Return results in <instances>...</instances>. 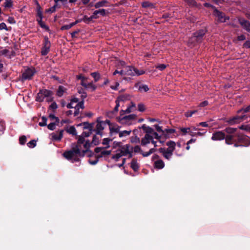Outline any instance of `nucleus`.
<instances>
[{"label":"nucleus","instance_id":"nucleus-1","mask_svg":"<svg viewBox=\"0 0 250 250\" xmlns=\"http://www.w3.org/2000/svg\"><path fill=\"white\" fill-rule=\"evenodd\" d=\"M226 144L233 145L235 147H247L250 145V137L242 133L237 132L235 135H227Z\"/></svg>","mask_w":250,"mask_h":250},{"label":"nucleus","instance_id":"nucleus-2","mask_svg":"<svg viewBox=\"0 0 250 250\" xmlns=\"http://www.w3.org/2000/svg\"><path fill=\"white\" fill-rule=\"evenodd\" d=\"M87 151V150H83L81 151L78 145H75L70 150L65 151L62 155L65 158L70 161L76 155H78L80 157H84Z\"/></svg>","mask_w":250,"mask_h":250},{"label":"nucleus","instance_id":"nucleus-3","mask_svg":"<svg viewBox=\"0 0 250 250\" xmlns=\"http://www.w3.org/2000/svg\"><path fill=\"white\" fill-rule=\"evenodd\" d=\"M36 73V71L35 68L28 67L25 69L20 77V80L22 82H24L26 80H31Z\"/></svg>","mask_w":250,"mask_h":250},{"label":"nucleus","instance_id":"nucleus-4","mask_svg":"<svg viewBox=\"0 0 250 250\" xmlns=\"http://www.w3.org/2000/svg\"><path fill=\"white\" fill-rule=\"evenodd\" d=\"M206 32L207 30L206 29H201L195 32L193 36L191 38V43L193 45H197V43L202 41Z\"/></svg>","mask_w":250,"mask_h":250},{"label":"nucleus","instance_id":"nucleus-5","mask_svg":"<svg viewBox=\"0 0 250 250\" xmlns=\"http://www.w3.org/2000/svg\"><path fill=\"white\" fill-rule=\"evenodd\" d=\"M125 75L128 76H140L145 74L144 70H139L134 67L131 66H126L124 68Z\"/></svg>","mask_w":250,"mask_h":250},{"label":"nucleus","instance_id":"nucleus-6","mask_svg":"<svg viewBox=\"0 0 250 250\" xmlns=\"http://www.w3.org/2000/svg\"><path fill=\"white\" fill-rule=\"evenodd\" d=\"M250 116V115H249ZM248 118V114H238L227 120L226 122L229 125H232L235 124L239 123L240 122L246 120Z\"/></svg>","mask_w":250,"mask_h":250},{"label":"nucleus","instance_id":"nucleus-7","mask_svg":"<svg viewBox=\"0 0 250 250\" xmlns=\"http://www.w3.org/2000/svg\"><path fill=\"white\" fill-rule=\"evenodd\" d=\"M10 48L11 50L5 49L0 51V56L3 55L9 59H11L19 53L18 48H14V50H13V48Z\"/></svg>","mask_w":250,"mask_h":250},{"label":"nucleus","instance_id":"nucleus-8","mask_svg":"<svg viewBox=\"0 0 250 250\" xmlns=\"http://www.w3.org/2000/svg\"><path fill=\"white\" fill-rule=\"evenodd\" d=\"M136 117V115L130 114L123 117H118L117 118V120L120 124L129 125L130 124V122L135 119Z\"/></svg>","mask_w":250,"mask_h":250},{"label":"nucleus","instance_id":"nucleus-9","mask_svg":"<svg viewBox=\"0 0 250 250\" xmlns=\"http://www.w3.org/2000/svg\"><path fill=\"white\" fill-rule=\"evenodd\" d=\"M227 135L223 131H217L213 133L211 137V140L213 141H221L225 139V143H226V138Z\"/></svg>","mask_w":250,"mask_h":250},{"label":"nucleus","instance_id":"nucleus-10","mask_svg":"<svg viewBox=\"0 0 250 250\" xmlns=\"http://www.w3.org/2000/svg\"><path fill=\"white\" fill-rule=\"evenodd\" d=\"M63 130H61L59 132V134L56 133H52L50 135H51V139L53 141H60L63 137Z\"/></svg>","mask_w":250,"mask_h":250},{"label":"nucleus","instance_id":"nucleus-11","mask_svg":"<svg viewBox=\"0 0 250 250\" xmlns=\"http://www.w3.org/2000/svg\"><path fill=\"white\" fill-rule=\"evenodd\" d=\"M153 139V136L148 134H146L145 136L141 140V145L143 146H145L147 144H149L151 140Z\"/></svg>","mask_w":250,"mask_h":250},{"label":"nucleus","instance_id":"nucleus-12","mask_svg":"<svg viewBox=\"0 0 250 250\" xmlns=\"http://www.w3.org/2000/svg\"><path fill=\"white\" fill-rule=\"evenodd\" d=\"M214 14L218 18V20L220 22H224L226 21V18L224 16L223 14L219 11L216 8H214Z\"/></svg>","mask_w":250,"mask_h":250},{"label":"nucleus","instance_id":"nucleus-13","mask_svg":"<svg viewBox=\"0 0 250 250\" xmlns=\"http://www.w3.org/2000/svg\"><path fill=\"white\" fill-rule=\"evenodd\" d=\"M130 148V146L128 144H127L121 146V148L117 150V151H119L121 153V154H123V156H126L127 154L129 153V150Z\"/></svg>","mask_w":250,"mask_h":250},{"label":"nucleus","instance_id":"nucleus-14","mask_svg":"<svg viewBox=\"0 0 250 250\" xmlns=\"http://www.w3.org/2000/svg\"><path fill=\"white\" fill-rule=\"evenodd\" d=\"M103 121H98V123L96 125V129L95 130L96 134L102 135V130L104 129V127L102 125Z\"/></svg>","mask_w":250,"mask_h":250},{"label":"nucleus","instance_id":"nucleus-15","mask_svg":"<svg viewBox=\"0 0 250 250\" xmlns=\"http://www.w3.org/2000/svg\"><path fill=\"white\" fill-rule=\"evenodd\" d=\"M130 167L135 172H137L138 171L140 167V166L139 163H137V159H132L130 163Z\"/></svg>","mask_w":250,"mask_h":250},{"label":"nucleus","instance_id":"nucleus-16","mask_svg":"<svg viewBox=\"0 0 250 250\" xmlns=\"http://www.w3.org/2000/svg\"><path fill=\"white\" fill-rule=\"evenodd\" d=\"M116 105L112 111H110L107 113V115L108 117L111 118L113 117V115L117 113L118 111L119 107L120 106V103L119 102L118 100L115 101Z\"/></svg>","mask_w":250,"mask_h":250},{"label":"nucleus","instance_id":"nucleus-17","mask_svg":"<svg viewBox=\"0 0 250 250\" xmlns=\"http://www.w3.org/2000/svg\"><path fill=\"white\" fill-rule=\"evenodd\" d=\"M165 131H164V133L162 134V136H164V139L166 140L169 138V135L175 132V130L174 129H168L166 128L164 129Z\"/></svg>","mask_w":250,"mask_h":250},{"label":"nucleus","instance_id":"nucleus-18","mask_svg":"<svg viewBox=\"0 0 250 250\" xmlns=\"http://www.w3.org/2000/svg\"><path fill=\"white\" fill-rule=\"evenodd\" d=\"M159 151L162 153L163 156L167 160H169L172 156V153H168V151L166 150L165 148L161 147L158 149Z\"/></svg>","mask_w":250,"mask_h":250},{"label":"nucleus","instance_id":"nucleus-19","mask_svg":"<svg viewBox=\"0 0 250 250\" xmlns=\"http://www.w3.org/2000/svg\"><path fill=\"white\" fill-rule=\"evenodd\" d=\"M237 130V128H233V127H226L224 130V131L225 133H227L228 134L227 135H235L236 134V131Z\"/></svg>","mask_w":250,"mask_h":250},{"label":"nucleus","instance_id":"nucleus-20","mask_svg":"<svg viewBox=\"0 0 250 250\" xmlns=\"http://www.w3.org/2000/svg\"><path fill=\"white\" fill-rule=\"evenodd\" d=\"M83 125V129H88L89 131H92L93 128V124H90L88 122H85L78 125V126Z\"/></svg>","mask_w":250,"mask_h":250},{"label":"nucleus","instance_id":"nucleus-21","mask_svg":"<svg viewBox=\"0 0 250 250\" xmlns=\"http://www.w3.org/2000/svg\"><path fill=\"white\" fill-rule=\"evenodd\" d=\"M240 23L245 29L250 32V23L249 22L244 20H240Z\"/></svg>","mask_w":250,"mask_h":250},{"label":"nucleus","instance_id":"nucleus-22","mask_svg":"<svg viewBox=\"0 0 250 250\" xmlns=\"http://www.w3.org/2000/svg\"><path fill=\"white\" fill-rule=\"evenodd\" d=\"M154 166L157 169H162L165 167V163L162 160H158L154 162Z\"/></svg>","mask_w":250,"mask_h":250},{"label":"nucleus","instance_id":"nucleus-23","mask_svg":"<svg viewBox=\"0 0 250 250\" xmlns=\"http://www.w3.org/2000/svg\"><path fill=\"white\" fill-rule=\"evenodd\" d=\"M66 89L62 85H60L57 89L56 95L58 97H62L63 95V93L65 92Z\"/></svg>","mask_w":250,"mask_h":250},{"label":"nucleus","instance_id":"nucleus-24","mask_svg":"<svg viewBox=\"0 0 250 250\" xmlns=\"http://www.w3.org/2000/svg\"><path fill=\"white\" fill-rule=\"evenodd\" d=\"M130 95L129 94H124L120 95L116 100H118L120 103V101H125L130 100Z\"/></svg>","mask_w":250,"mask_h":250},{"label":"nucleus","instance_id":"nucleus-25","mask_svg":"<svg viewBox=\"0 0 250 250\" xmlns=\"http://www.w3.org/2000/svg\"><path fill=\"white\" fill-rule=\"evenodd\" d=\"M140 128H142L143 130L146 132V134H152L153 133L154 130L152 128L149 126H146V125H143Z\"/></svg>","mask_w":250,"mask_h":250},{"label":"nucleus","instance_id":"nucleus-26","mask_svg":"<svg viewBox=\"0 0 250 250\" xmlns=\"http://www.w3.org/2000/svg\"><path fill=\"white\" fill-rule=\"evenodd\" d=\"M93 15L96 17V19L98 18V15L99 14L101 16H104L106 14L105 10L104 9H101L98 10H96L93 12Z\"/></svg>","mask_w":250,"mask_h":250},{"label":"nucleus","instance_id":"nucleus-27","mask_svg":"<svg viewBox=\"0 0 250 250\" xmlns=\"http://www.w3.org/2000/svg\"><path fill=\"white\" fill-rule=\"evenodd\" d=\"M42 94L45 98L50 97L53 95V91L48 89H41Z\"/></svg>","mask_w":250,"mask_h":250},{"label":"nucleus","instance_id":"nucleus-28","mask_svg":"<svg viewBox=\"0 0 250 250\" xmlns=\"http://www.w3.org/2000/svg\"><path fill=\"white\" fill-rule=\"evenodd\" d=\"M250 112V105L248 106L245 108H242L237 111V113L238 114H247L248 113Z\"/></svg>","mask_w":250,"mask_h":250},{"label":"nucleus","instance_id":"nucleus-29","mask_svg":"<svg viewBox=\"0 0 250 250\" xmlns=\"http://www.w3.org/2000/svg\"><path fill=\"white\" fill-rule=\"evenodd\" d=\"M44 99V97L42 94V90L41 89H40L39 92L36 97V101L39 102H42L43 101Z\"/></svg>","mask_w":250,"mask_h":250},{"label":"nucleus","instance_id":"nucleus-30","mask_svg":"<svg viewBox=\"0 0 250 250\" xmlns=\"http://www.w3.org/2000/svg\"><path fill=\"white\" fill-rule=\"evenodd\" d=\"M36 3L37 4V16L39 17L40 19H42L43 15L42 13L41 9V7L40 6L39 3L38 1L36 2Z\"/></svg>","mask_w":250,"mask_h":250},{"label":"nucleus","instance_id":"nucleus-31","mask_svg":"<svg viewBox=\"0 0 250 250\" xmlns=\"http://www.w3.org/2000/svg\"><path fill=\"white\" fill-rule=\"evenodd\" d=\"M142 5L144 8H155V5L151 2L148 1H144L142 2Z\"/></svg>","mask_w":250,"mask_h":250},{"label":"nucleus","instance_id":"nucleus-32","mask_svg":"<svg viewBox=\"0 0 250 250\" xmlns=\"http://www.w3.org/2000/svg\"><path fill=\"white\" fill-rule=\"evenodd\" d=\"M91 75L94 78L95 82H98L101 78L100 74L98 72L91 73Z\"/></svg>","mask_w":250,"mask_h":250},{"label":"nucleus","instance_id":"nucleus-33","mask_svg":"<svg viewBox=\"0 0 250 250\" xmlns=\"http://www.w3.org/2000/svg\"><path fill=\"white\" fill-rule=\"evenodd\" d=\"M112 141V139H110V138H104L103 140V142H102V144L103 145H106V146L105 147H104V148H109V143L110 141Z\"/></svg>","mask_w":250,"mask_h":250},{"label":"nucleus","instance_id":"nucleus-34","mask_svg":"<svg viewBox=\"0 0 250 250\" xmlns=\"http://www.w3.org/2000/svg\"><path fill=\"white\" fill-rule=\"evenodd\" d=\"M66 131L69 134H72L73 135H76L77 132L74 126H71L69 129L66 130Z\"/></svg>","mask_w":250,"mask_h":250},{"label":"nucleus","instance_id":"nucleus-35","mask_svg":"<svg viewBox=\"0 0 250 250\" xmlns=\"http://www.w3.org/2000/svg\"><path fill=\"white\" fill-rule=\"evenodd\" d=\"M106 2L107 1L106 0H102L95 3L94 6L96 8H99L100 7L104 6Z\"/></svg>","mask_w":250,"mask_h":250},{"label":"nucleus","instance_id":"nucleus-36","mask_svg":"<svg viewBox=\"0 0 250 250\" xmlns=\"http://www.w3.org/2000/svg\"><path fill=\"white\" fill-rule=\"evenodd\" d=\"M47 118L45 116H42V122L39 123V125L41 126H45L47 125Z\"/></svg>","mask_w":250,"mask_h":250},{"label":"nucleus","instance_id":"nucleus-37","mask_svg":"<svg viewBox=\"0 0 250 250\" xmlns=\"http://www.w3.org/2000/svg\"><path fill=\"white\" fill-rule=\"evenodd\" d=\"M84 141L85 140L83 136H82V135L79 136L78 140L77 141V144H74L73 146H74L75 145H78L79 147L80 148L81 145L84 142Z\"/></svg>","mask_w":250,"mask_h":250},{"label":"nucleus","instance_id":"nucleus-38","mask_svg":"<svg viewBox=\"0 0 250 250\" xmlns=\"http://www.w3.org/2000/svg\"><path fill=\"white\" fill-rule=\"evenodd\" d=\"M93 19H96V17H95L93 14L90 17H88L87 16H84L83 17V20L85 22H89V21H91Z\"/></svg>","mask_w":250,"mask_h":250},{"label":"nucleus","instance_id":"nucleus-39","mask_svg":"<svg viewBox=\"0 0 250 250\" xmlns=\"http://www.w3.org/2000/svg\"><path fill=\"white\" fill-rule=\"evenodd\" d=\"M131 132V130H129V131L124 130L122 131H120V132H119V137L121 138L125 136L129 135L130 134Z\"/></svg>","mask_w":250,"mask_h":250},{"label":"nucleus","instance_id":"nucleus-40","mask_svg":"<svg viewBox=\"0 0 250 250\" xmlns=\"http://www.w3.org/2000/svg\"><path fill=\"white\" fill-rule=\"evenodd\" d=\"M109 130H110V136H112L113 132L115 133H119V127L117 126V127H109Z\"/></svg>","mask_w":250,"mask_h":250},{"label":"nucleus","instance_id":"nucleus-41","mask_svg":"<svg viewBox=\"0 0 250 250\" xmlns=\"http://www.w3.org/2000/svg\"><path fill=\"white\" fill-rule=\"evenodd\" d=\"M190 6H197V3L195 0H184Z\"/></svg>","mask_w":250,"mask_h":250},{"label":"nucleus","instance_id":"nucleus-42","mask_svg":"<svg viewBox=\"0 0 250 250\" xmlns=\"http://www.w3.org/2000/svg\"><path fill=\"white\" fill-rule=\"evenodd\" d=\"M197 112V110H190V111H188L187 112H186L185 115V116L187 117H190L193 114H195Z\"/></svg>","mask_w":250,"mask_h":250},{"label":"nucleus","instance_id":"nucleus-43","mask_svg":"<svg viewBox=\"0 0 250 250\" xmlns=\"http://www.w3.org/2000/svg\"><path fill=\"white\" fill-rule=\"evenodd\" d=\"M26 142V137L24 135L21 136L19 138V143L21 145H24Z\"/></svg>","mask_w":250,"mask_h":250},{"label":"nucleus","instance_id":"nucleus-44","mask_svg":"<svg viewBox=\"0 0 250 250\" xmlns=\"http://www.w3.org/2000/svg\"><path fill=\"white\" fill-rule=\"evenodd\" d=\"M91 143L93 144L95 146L98 145L99 144V138L96 135H94Z\"/></svg>","mask_w":250,"mask_h":250},{"label":"nucleus","instance_id":"nucleus-45","mask_svg":"<svg viewBox=\"0 0 250 250\" xmlns=\"http://www.w3.org/2000/svg\"><path fill=\"white\" fill-rule=\"evenodd\" d=\"M27 146L30 148H34L36 146V141L35 140H32L27 143Z\"/></svg>","mask_w":250,"mask_h":250},{"label":"nucleus","instance_id":"nucleus-46","mask_svg":"<svg viewBox=\"0 0 250 250\" xmlns=\"http://www.w3.org/2000/svg\"><path fill=\"white\" fill-rule=\"evenodd\" d=\"M156 130L157 132L161 133V134L164 133V131H165L164 129L162 128V126L159 125H154Z\"/></svg>","mask_w":250,"mask_h":250},{"label":"nucleus","instance_id":"nucleus-47","mask_svg":"<svg viewBox=\"0 0 250 250\" xmlns=\"http://www.w3.org/2000/svg\"><path fill=\"white\" fill-rule=\"evenodd\" d=\"M139 90L140 91H144L145 92H147L149 90V88L147 85L146 84H143L139 86Z\"/></svg>","mask_w":250,"mask_h":250},{"label":"nucleus","instance_id":"nucleus-48","mask_svg":"<svg viewBox=\"0 0 250 250\" xmlns=\"http://www.w3.org/2000/svg\"><path fill=\"white\" fill-rule=\"evenodd\" d=\"M91 144L92 143H90L89 140H87L85 142L84 144L83 145V146L85 148V150H87V152H88V151H89V148L91 146Z\"/></svg>","mask_w":250,"mask_h":250},{"label":"nucleus","instance_id":"nucleus-49","mask_svg":"<svg viewBox=\"0 0 250 250\" xmlns=\"http://www.w3.org/2000/svg\"><path fill=\"white\" fill-rule=\"evenodd\" d=\"M122 156H123V154H121V153L120 152L119 153H118L116 154L115 155H113L112 156V159L115 160L116 161H118L119 159L121 158Z\"/></svg>","mask_w":250,"mask_h":250},{"label":"nucleus","instance_id":"nucleus-50","mask_svg":"<svg viewBox=\"0 0 250 250\" xmlns=\"http://www.w3.org/2000/svg\"><path fill=\"white\" fill-rule=\"evenodd\" d=\"M138 110L140 112H144L146 110L145 106L142 103H140L138 105Z\"/></svg>","mask_w":250,"mask_h":250},{"label":"nucleus","instance_id":"nucleus-51","mask_svg":"<svg viewBox=\"0 0 250 250\" xmlns=\"http://www.w3.org/2000/svg\"><path fill=\"white\" fill-rule=\"evenodd\" d=\"M50 51V48H42L41 52L42 55L45 56L47 55Z\"/></svg>","mask_w":250,"mask_h":250},{"label":"nucleus","instance_id":"nucleus-52","mask_svg":"<svg viewBox=\"0 0 250 250\" xmlns=\"http://www.w3.org/2000/svg\"><path fill=\"white\" fill-rule=\"evenodd\" d=\"M167 65L165 64H159L156 66V68L161 71H163L167 67Z\"/></svg>","mask_w":250,"mask_h":250},{"label":"nucleus","instance_id":"nucleus-53","mask_svg":"<svg viewBox=\"0 0 250 250\" xmlns=\"http://www.w3.org/2000/svg\"><path fill=\"white\" fill-rule=\"evenodd\" d=\"M49 118H50L52 120H55L56 123H59L60 120L58 117L55 116L54 114H50L49 115Z\"/></svg>","mask_w":250,"mask_h":250},{"label":"nucleus","instance_id":"nucleus-54","mask_svg":"<svg viewBox=\"0 0 250 250\" xmlns=\"http://www.w3.org/2000/svg\"><path fill=\"white\" fill-rule=\"evenodd\" d=\"M239 128L241 129L250 132V125H242Z\"/></svg>","mask_w":250,"mask_h":250},{"label":"nucleus","instance_id":"nucleus-55","mask_svg":"<svg viewBox=\"0 0 250 250\" xmlns=\"http://www.w3.org/2000/svg\"><path fill=\"white\" fill-rule=\"evenodd\" d=\"M13 6V2L11 0H6V2L4 3V7H11Z\"/></svg>","mask_w":250,"mask_h":250},{"label":"nucleus","instance_id":"nucleus-56","mask_svg":"<svg viewBox=\"0 0 250 250\" xmlns=\"http://www.w3.org/2000/svg\"><path fill=\"white\" fill-rule=\"evenodd\" d=\"M56 123H51L47 125V128L50 130H54L55 128Z\"/></svg>","mask_w":250,"mask_h":250},{"label":"nucleus","instance_id":"nucleus-57","mask_svg":"<svg viewBox=\"0 0 250 250\" xmlns=\"http://www.w3.org/2000/svg\"><path fill=\"white\" fill-rule=\"evenodd\" d=\"M87 88H91L92 89V91H95L96 88H97V86L93 84L92 83H87Z\"/></svg>","mask_w":250,"mask_h":250},{"label":"nucleus","instance_id":"nucleus-58","mask_svg":"<svg viewBox=\"0 0 250 250\" xmlns=\"http://www.w3.org/2000/svg\"><path fill=\"white\" fill-rule=\"evenodd\" d=\"M152 134L154 136V138L157 140H160V139L163 138L164 136H162V134L159 135L157 132L153 131Z\"/></svg>","mask_w":250,"mask_h":250},{"label":"nucleus","instance_id":"nucleus-59","mask_svg":"<svg viewBox=\"0 0 250 250\" xmlns=\"http://www.w3.org/2000/svg\"><path fill=\"white\" fill-rule=\"evenodd\" d=\"M5 129V124L4 122L0 119V132H3Z\"/></svg>","mask_w":250,"mask_h":250},{"label":"nucleus","instance_id":"nucleus-60","mask_svg":"<svg viewBox=\"0 0 250 250\" xmlns=\"http://www.w3.org/2000/svg\"><path fill=\"white\" fill-rule=\"evenodd\" d=\"M76 106L78 107L79 108H81L82 109H83L84 108L83 100H82V101L78 102V104H76Z\"/></svg>","mask_w":250,"mask_h":250},{"label":"nucleus","instance_id":"nucleus-61","mask_svg":"<svg viewBox=\"0 0 250 250\" xmlns=\"http://www.w3.org/2000/svg\"><path fill=\"white\" fill-rule=\"evenodd\" d=\"M191 128H181L180 130L183 133V135H186L187 133H188V131H190Z\"/></svg>","mask_w":250,"mask_h":250},{"label":"nucleus","instance_id":"nucleus-62","mask_svg":"<svg viewBox=\"0 0 250 250\" xmlns=\"http://www.w3.org/2000/svg\"><path fill=\"white\" fill-rule=\"evenodd\" d=\"M5 29L6 31H8L9 29L7 27L6 24L4 22L0 23V30Z\"/></svg>","mask_w":250,"mask_h":250},{"label":"nucleus","instance_id":"nucleus-63","mask_svg":"<svg viewBox=\"0 0 250 250\" xmlns=\"http://www.w3.org/2000/svg\"><path fill=\"white\" fill-rule=\"evenodd\" d=\"M166 145L167 146H168V147H171V146L175 147L176 144H175V142H174L173 141H168L167 142Z\"/></svg>","mask_w":250,"mask_h":250},{"label":"nucleus","instance_id":"nucleus-64","mask_svg":"<svg viewBox=\"0 0 250 250\" xmlns=\"http://www.w3.org/2000/svg\"><path fill=\"white\" fill-rule=\"evenodd\" d=\"M49 108L56 110L58 108V105L55 102H53L49 106Z\"/></svg>","mask_w":250,"mask_h":250}]
</instances>
